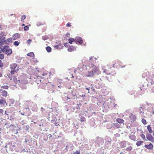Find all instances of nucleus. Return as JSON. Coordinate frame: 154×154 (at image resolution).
<instances>
[{"label": "nucleus", "mask_w": 154, "mask_h": 154, "mask_svg": "<svg viewBox=\"0 0 154 154\" xmlns=\"http://www.w3.org/2000/svg\"><path fill=\"white\" fill-rule=\"evenodd\" d=\"M50 73L51 72H45L42 74L40 81L42 83L43 89H46L47 88L48 90L51 91L53 88V85L48 80V79L50 78Z\"/></svg>", "instance_id": "obj_1"}, {"label": "nucleus", "mask_w": 154, "mask_h": 154, "mask_svg": "<svg viewBox=\"0 0 154 154\" xmlns=\"http://www.w3.org/2000/svg\"><path fill=\"white\" fill-rule=\"evenodd\" d=\"M100 73L99 66H97L93 64H91V67L86 73L85 75L87 77H93L95 74H99Z\"/></svg>", "instance_id": "obj_2"}, {"label": "nucleus", "mask_w": 154, "mask_h": 154, "mask_svg": "<svg viewBox=\"0 0 154 154\" xmlns=\"http://www.w3.org/2000/svg\"><path fill=\"white\" fill-rule=\"evenodd\" d=\"M10 68L11 69V74L14 75L15 73L17 72L18 70L19 67L17 63H13L10 65Z\"/></svg>", "instance_id": "obj_3"}, {"label": "nucleus", "mask_w": 154, "mask_h": 154, "mask_svg": "<svg viewBox=\"0 0 154 154\" xmlns=\"http://www.w3.org/2000/svg\"><path fill=\"white\" fill-rule=\"evenodd\" d=\"M103 72L104 73H105L106 75H110V77L111 76H115L116 74L115 72L113 69L111 68L109 70H107L105 69H103Z\"/></svg>", "instance_id": "obj_4"}, {"label": "nucleus", "mask_w": 154, "mask_h": 154, "mask_svg": "<svg viewBox=\"0 0 154 154\" xmlns=\"http://www.w3.org/2000/svg\"><path fill=\"white\" fill-rule=\"evenodd\" d=\"M9 46L8 45H6L4 47L3 50L4 51H5L6 54L9 55L12 53V51L11 49H8Z\"/></svg>", "instance_id": "obj_5"}, {"label": "nucleus", "mask_w": 154, "mask_h": 154, "mask_svg": "<svg viewBox=\"0 0 154 154\" xmlns=\"http://www.w3.org/2000/svg\"><path fill=\"white\" fill-rule=\"evenodd\" d=\"M0 105H7L6 100L3 97H2L1 99L0 100Z\"/></svg>", "instance_id": "obj_6"}, {"label": "nucleus", "mask_w": 154, "mask_h": 154, "mask_svg": "<svg viewBox=\"0 0 154 154\" xmlns=\"http://www.w3.org/2000/svg\"><path fill=\"white\" fill-rule=\"evenodd\" d=\"M75 42H79L80 44H82L83 41L82 38L76 37L75 38Z\"/></svg>", "instance_id": "obj_7"}, {"label": "nucleus", "mask_w": 154, "mask_h": 154, "mask_svg": "<svg viewBox=\"0 0 154 154\" xmlns=\"http://www.w3.org/2000/svg\"><path fill=\"white\" fill-rule=\"evenodd\" d=\"M8 75V77L10 79V80H12L13 79L14 82L15 83H17L18 81L19 82V80H17V79L15 76H14L12 78V77H10L9 75Z\"/></svg>", "instance_id": "obj_8"}, {"label": "nucleus", "mask_w": 154, "mask_h": 154, "mask_svg": "<svg viewBox=\"0 0 154 154\" xmlns=\"http://www.w3.org/2000/svg\"><path fill=\"white\" fill-rule=\"evenodd\" d=\"M145 147L148 149H152L153 148V146L151 143H150L149 145H145Z\"/></svg>", "instance_id": "obj_9"}, {"label": "nucleus", "mask_w": 154, "mask_h": 154, "mask_svg": "<svg viewBox=\"0 0 154 154\" xmlns=\"http://www.w3.org/2000/svg\"><path fill=\"white\" fill-rule=\"evenodd\" d=\"M146 138L148 140L153 143L154 142V138L150 134H149L148 136H147L146 137Z\"/></svg>", "instance_id": "obj_10"}, {"label": "nucleus", "mask_w": 154, "mask_h": 154, "mask_svg": "<svg viewBox=\"0 0 154 154\" xmlns=\"http://www.w3.org/2000/svg\"><path fill=\"white\" fill-rule=\"evenodd\" d=\"M20 37V35L18 33H16L14 34L12 37V38L14 40L17 39L18 38Z\"/></svg>", "instance_id": "obj_11"}, {"label": "nucleus", "mask_w": 154, "mask_h": 154, "mask_svg": "<svg viewBox=\"0 0 154 154\" xmlns=\"http://www.w3.org/2000/svg\"><path fill=\"white\" fill-rule=\"evenodd\" d=\"M1 94L2 96L5 97H7L8 95L7 92L6 91L3 90H2V91H1Z\"/></svg>", "instance_id": "obj_12"}, {"label": "nucleus", "mask_w": 154, "mask_h": 154, "mask_svg": "<svg viewBox=\"0 0 154 154\" xmlns=\"http://www.w3.org/2000/svg\"><path fill=\"white\" fill-rule=\"evenodd\" d=\"M129 118L133 122L135 121L136 120V116L135 115L131 113V115L129 116Z\"/></svg>", "instance_id": "obj_13"}, {"label": "nucleus", "mask_w": 154, "mask_h": 154, "mask_svg": "<svg viewBox=\"0 0 154 154\" xmlns=\"http://www.w3.org/2000/svg\"><path fill=\"white\" fill-rule=\"evenodd\" d=\"M75 50V48L73 46H70L68 49V51L69 52H72Z\"/></svg>", "instance_id": "obj_14"}, {"label": "nucleus", "mask_w": 154, "mask_h": 154, "mask_svg": "<svg viewBox=\"0 0 154 154\" xmlns=\"http://www.w3.org/2000/svg\"><path fill=\"white\" fill-rule=\"evenodd\" d=\"M116 121L117 122L120 124H121L124 122V120L123 119L120 118H118L116 119Z\"/></svg>", "instance_id": "obj_15"}, {"label": "nucleus", "mask_w": 154, "mask_h": 154, "mask_svg": "<svg viewBox=\"0 0 154 154\" xmlns=\"http://www.w3.org/2000/svg\"><path fill=\"white\" fill-rule=\"evenodd\" d=\"M143 143L142 141H138L136 143V145L137 146H139L143 144Z\"/></svg>", "instance_id": "obj_16"}, {"label": "nucleus", "mask_w": 154, "mask_h": 154, "mask_svg": "<svg viewBox=\"0 0 154 154\" xmlns=\"http://www.w3.org/2000/svg\"><path fill=\"white\" fill-rule=\"evenodd\" d=\"M75 41V38H70L68 39L69 43L70 44H72V42Z\"/></svg>", "instance_id": "obj_17"}, {"label": "nucleus", "mask_w": 154, "mask_h": 154, "mask_svg": "<svg viewBox=\"0 0 154 154\" xmlns=\"http://www.w3.org/2000/svg\"><path fill=\"white\" fill-rule=\"evenodd\" d=\"M147 129L149 133H151L152 132V128L151 127L150 125H148L147 126Z\"/></svg>", "instance_id": "obj_18"}, {"label": "nucleus", "mask_w": 154, "mask_h": 154, "mask_svg": "<svg viewBox=\"0 0 154 154\" xmlns=\"http://www.w3.org/2000/svg\"><path fill=\"white\" fill-rule=\"evenodd\" d=\"M86 119L84 116H81L80 118V121L81 122L86 121Z\"/></svg>", "instance_id": "obj_19"}, {"label": "nucleus", "mask_w": 154, "mask_h": 154, "mask_svg": "<svg viewBox=\"0 0 154 154\" xmlns=\"http://www.w3.org/2000/svg\"><path fill=\"white\" fill-rule=\"evenodd\" d=\"M47 51L48 52H50L51 51V49L50 46H47L46 48Z\"/></svg>", "instance_id": "obj_20"}, {"label": "nucleus", "mask_w": 154, "mask_h": 154, "mask_svg": "<svg viewBox=\"0 0 154 154\" xmlns=\"http://www.w3.org/2000/svg\"><path fill=\"white\" fill-rule=\"evenodd\" d=\"M27 56L30 57H33L34 56V53L32 52L29 53L27 54Z\"/></svg>", "instance_id": "obj_21"}, {"label": "nucleus", "mask_w": 154, "mask_h": 154, "mask_svg": "<svg viewBox=\"0 0 154 154\" xmlns=\"http://www.w3.org/2000/svg\"><path fill=\"white\" fill-rule=\"evenodd\" d=\"M132 149V147L131 146L127 147L126 149V150L128 151H131Z\"/></svg>", "instance_id": "obj_22"}, {"label": "nucleus", "mask_w": 154, "mask_h": 154, "mask_svg": "<svg viewBox=\"0 0 154 154\" xmlns=\"http://www.w3.org/2000/svg\"><path fill=\"white\" fill-rule=\"evenodd\" d=\"M1 88H3L4 89H8L9 88V87L8 85H4L2 86Z\"/></svg>", "instance_id": "obj_23"}, {"label": "nucleus", "mask_w": 154, "mask_h": 154, "mask_svg": "<svg viewBox=\"0 0 154 154\" xmlns=\"http://www.w3.org/2000/svg\"><path fill=\"white\" fill-rule=\"evenodd\" d=\"M19 43L17 41H15L14 43V45L16 46H18L19 45Z\"/></svg>", "instance_id": "obj_24"}, {"label": "nucleus", "mask_w": 154, "mask_h": 154, "mask_svg": "<svg viewBox=\"0 0 154 154\" xmlns=\"http://www.w3.org/2000/svg\"><path fill=\"white\" fill-rule=\"evenodd\" d=\"M141 121L142 123L144 125H146L147 123V122L146 120L144 119H142Z\"/></svg>", "instance_id": "obj_25"}, {"label": "nucleus", "mask_w": 154, "mask_h": 154, "mask_svg": "<svg viewBox=\"0 0 154 154\" xmlns=\"http://www.w3.org/2000/svg\"><path fill=\"white\" fill-rule=\"evenodd\" d=\"M26 16L25 15H22L21 16V20L22 21H23L25 19Z\"/></svg>", "instance_id": "obj_26"}, {"label": "nucleus", "mask_w": 154, "mask_h": 154, "mask_svg": "<svg viewBox=\"0 0 154 154\" xmlns=\"http://www.w3.org/2000/svg\"><path fill=\"white\" fill-rule=\"evenodd\" d=\"M29 29V27L27 26H25L24 27V30L25 31H27Z\"/></svg>", "instance_id": "obj_27"}, {"label": "nucleus", "mask_w": 154, "mask_h": 154, "mask_svg": "<svg viewBox=\"0 0 154 154\" xmlns=\"http://www.w3.org/2000/svg\"><path fill=\"white\" fill-rule=\"evenodd\" d=\"M140 136L141 138H142V139L144 140L145 139V135L143 134H142L140 135Z\"/></svg>", "instance_id": "obj_28"}, {"label": "nucleus", "mask_w": 154, "mask_h": 154, "mask_svg": "<svg viewBox=\"0 0 154 154\" xmlns=\"http://www.w3.org/2000/svg\"><path fill=\"white\" fill-rule=\"evenodd\" d=\"M57 82L60 84H61L62 83L63 80L62 79H58L57 80Z\"/></svg>", "instance_id": "obj_29"}, {"label": "nucleus", "mask_w": 154, "mask_h": 154, "mask_svg": "<svg viewBox=\"0 0 154 154\" xmlns=\"http://www.w3.org/2000/svg\"><path fill=\"white\" fill-rule=\"evenodd\" d=\"M4 58V55L3 54H0V59H3Z\"/></svg>", "instance_id": "obj_30"}, {"label": "nucleus", "mask_w": 154, "mask_h": 154, "mask_svg": "<svg viewBox=\"0 0 154 154\" xmlns=\"http://www.w3.org/2000/svg\"><path fill=\"white\" fill-rule=\"evenodd\" d=\"M51 122L52 123H53L54 124H56V122L54 120H51Z\"/></svg>", "instance_id": "obj_31"}, {"label": "nucleus", "mask_w": 154, "mask_h": 154, "mask_svg": "<svg viewBox=\"0 0 154 154\" xmlns=\"http://www.w3.org/2000/svg\"><path fill=\"white\" fill-rule=\"evenodd\" d=\"M59 46H61L60 45H55L54 46V48L56 49H58L59 47Z\"/></svg>", "instance_id": "obj_32"}, {"label": "nucleus", "mask_w": 154, "mask_h": 154, "mask_svg": "<svg viewBox=\"0 0 154 154\" xmlns=\"http://www.w3.org/2000/svg\"><path fill=\"white\" fill-rule=\"evenodd\" d=\"M66 26L67 27H70L71 26V23L69 22L67 23Z\"/></svg>", "instance_id": "obj_33"}, {"label": "nucleus", "mask_w": 154, "mask_h": 154, "mask_svg": "<svg viewBox=\"0 0 154 154\" xmlns=\"http://www.w3.org/2000/svg\"><path fill=\"white\" fill-rule=\"evenodd\" d=\"M32 41V40L30 39H29L27 41V43L29 44L30 43H31Z\"/></svg>", "instance_id": "obj_34"}, {"label": "nucleus", "mask_w": 154, "mask_h": 154, "mask_svg": "<svg viewBox=\"0 0 154 154\" xmlns=\"http://www.w3.org/2000/svg\"><path fill=\"white\" fill-rule=\"evenodd\" d=\"M3 63L1 60H0V67L3 66Z\"/></svg>", "instance_id": "obj_35"}, {"label": "nucleus", "mask_w": 154, "mask_h": 154, "mask_svg": "<svg viewBox=\"0 0 154 154\" xmlns=\"http://www.w3.org/2000/svg\"><path fill=\"white\" fill-rule=\"evenodd\" d=\"M8 40L10 42H12V39L11 38H8Z\"/></svg>", "instance_id": "obj_36"}, {"label": "nucleus", "mask_w": 154, "mask_h": 154, "mask_svg": "<svg viewBox=\"0 0 154 154\" xmlns=\"http://www.w3.org/2000/svg\"><path fill=\"white\" fill-rule=\"evenodd\" d=\"M86 89L88 91V93H89V90L91 89V87H88V88H86Z\"/></svg>", "instance_id": "obj_37"}, {"label": "nucleus", "mask_w": 154, "mask_h": 154, "mask_svg": "<svg viewBox=\"0 0 154 154\" xmlns=\"http://www.w3.org/2000/svg\"><path fill=\"white\" fill-rule=\"evenodd\" d=\"M4 112V110L2 109H0V113H2Z\"/></svg>", "instance_id": "obj_38"}, {"label": "nucleus", "mask_w": 154, "mask_h": 154, "mask_svg": "<svg viewBox=\"0 0 154 154\" xmlns=\"http://www.w3.org/2000/svg\"><path fill=\"white\" fill-rule=\"evenodd\" d=\"M74 154H80V152L77 151H76L74 153Z\"/></svg>", "instance_id": "obj_39"}, {"label": "nucleus", "mask_w": 154, "mask_h": 154, "mask_svg": "<svg viewBox=\"0 0 154 154\" xmlns=\"http://www.w3.org/2000/svg\"><path fill=\"white\" fill-rule=\"evenodd\" d=\"M70 33L68 32L66 34V36L67 37H69L70 36Z\"/></svg>", "instance_id": "obj_40"}, {"label": "nucleus", "mask_w": 154, "mask_h": 154, "mask_svg": "<svg viewBox=\"0 0 154 154\" xmlns=\"http://www.w3.org/2000/svg\"><path fill=\"white\" fill-rule=\"evenodd\" d=\"M13 144H14L12 145V143H11V144L12 145V146L13 147H15L16 146V145L15 144H16V142H15V143H14Z\"/></svg>", "instance_id": "obj_41"}, {"label": "nucleus", "mask_w": 154, "mask_h": 154, "mask_svg": "<svg viewBox=\"0 0 154 154\" xmlns=\"http://www.w3.org/2000/svg\"><path fill=\"white\" fill-rule=\"evenodd\" d=\"M91 90H92V91H94V88L92 86L91 87Z\"/></svg>", "instance_id": "obj_42"}, {"label": "nucleus", "mask_w": 154, "mask_h": 154, "mask_svg": "<svg viewBox=\"0 0 154 154\" xmlns=\"http://www.w3.org/2000/svg\"><path fill=\"white\" fill-rule=\"evenodd\" d=\"M45 110V109L44 108H43V107H41V111H44Z\"/></svg>", "instance_id": "obj_43"}, {"label": "nucleus", "mask_w": 154, "mask_h": 154, "mask_svg": "<svg viewBox=\"0 0 154 154\" xmlns=\"http://www.w3.org/2000/svg\"><path fill=\"white\" fill-rule=\"evenodd\" d=\"M126 146V144H125L124 145H122L121 148H124V147H125Z\"/></svg>", "instance_id": "obj_44"}, {"label": "nucleus", "mask_w": 154, "mask_h": 154, "mask_svg": "<svg viewBox=\"0 0 154 154\" xmlns=\"http://www.w3.org/2000/svg\"><path fill=\"white\" fill-rule=\"evenodd\" d=\"M20 113L22 115H24V112L23 113H22L21 112H20Z\"/></svg>", "instance_id": "obj_45"}, {"label": "nucleus", "mask_w": 154, "mask_h": 154, "mask_svg": "<svg viewBox=\"0 0 154 154\" xmlns=\"http://www.w3.org/2000/svg\"><path fill=\"white\" fill-rule=\"evenodd\" d=\"M5 114L6 115H8V114L7 113V111H5Z\"/></svg>", "instance_id": "obj_46"}, {"label": "nucleus", "mask_w": 154, "mask_h": 154, "mask_svg": "<svg viewBox=\"0 0 154 154\" xmlns=\"http://www.w3.org/2000/svg\"><path fill=\"white\" fill-rule=\"evenodd\" d=\"M67 44V43H65L64 44V45L65 46H66V44Z\"/></svg>", "instance_id": "obj_47"}, {"label": "nucleus", "mask_w": 154, "mask_h": 154, "mask_svg": "<svg viewBox=\"0 0 154 154\" xmlns=\"http://www.w3.org/2000/svg\"><path fill=\"white\" fill-rule=\"evenodd\" d=\"M49 136H50V137H51L52 136V135L51 134H49Z\"/></svg>", "instance_id": "obj_48"}, {"label": "nucleus", "mask_w": 154, "mask_h": 154, "mask_svg": "<svg viewBox=\"0 0 154 154\" xmlns=\"http://www.w3.org/2000/svg\"><path fill=\"white\" fill-rule=\"evenodd\" d=\"M2 74L1 73H0V77H1L2 76Z\"/></svg>", "instance_id": "obj_49"}, {"label": "nucleus", "mask_w": 154, "mask_h": 154, "mask_svg": "<svg viewBox=\"0 0 154 154\" xmlns=\"http://www.w3.org/2000/svg\"><path fill=\"white\" fill-rule=\"evenodd\" d=\"M22 26H25V24H22Z\"/></svg>", "instance_id": "obj_50"}, {"label": "nucleus", "mask_w": 154, "mask_h": 154, "mask_svg": "<svg viewBox=\"0 0 154 154\" xmlns=\"http://www.w3.org/2000/svg\"><path fill=\"white\" fill-rule=\"evenodd\" d=\"M67 97V99H69V100H70V98H69L68 97Z\"/></svg>", "instance_id": "obj_51"}, {"label": "nucleus", "mask_w": 154, "mask_h": 154, "mask_svg": "<svg viewBox=\"0 0 154 154\" xmlns=\"http://www.w3.org/2000/svg\"><path fill=\"white\" fill-rule=\"evenodd\" d=\"M19 112H21V111H19Z\"/></svg>", "instance_id": "obj_52"}, {"label": "nucleus", "mask_w": 154, "mask_h": 154, "mask_svg": "<svg viewBox=\"0 0 154 154\" xmlns=\"http://www.w3.org/2000/svg\"><path fill=\"white\" fill-rule=\"evenodd\" d=\"M153 88H154V87Z\"/></svg>", "instance_id": "obj_53"}]
</instances>
